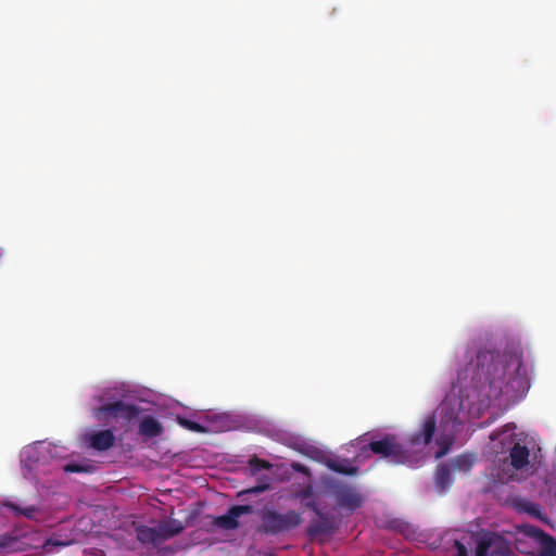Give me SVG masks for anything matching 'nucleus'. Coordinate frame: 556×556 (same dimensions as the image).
Returning <instances> with one entry per match:
<instances>
[{
  "instance_id": "2",
  "label": "nucleus",
  "mask_w": 556,
  "mask_h": 556,
  "mask_svg": "<svg viewBox=\"0 0 556 556\" xmlns=\"http://www.w3.org/2000/svg\"><path fill=\"white\" fill-rule=\"evenodd\" d=\"M370 451L375 455L387 459L392 465L413 466L417 457L409 452L397 439L395 434H384L379 440H372L368 445L361 448V455L366 456Z\"/></svg>"
},
{
  "instance_id": "26",
  "label": "nucleus",
  "mask_w": 556,
  "mask_h": 556,
  "mask_svg": "<svg viewBox=\"0 0 556 556\" xmlns=\"http://www.w3.org/2000/svg\"><path fill=\"white\" fill-rule=\"evenodd\" d=\"M64 470L66 472H85L87 471L86 467L79 464H67L64 466Z\"/></svg>"
},
{
  "instance_id": "32",
  "label": "nucleus",
  "mask_w": 556,
  "mask_h": 556,
  "mask_svg": "<svg viewBox=\"0 0 556 556\" xmlns=\"http://www.w3.org/2000/svg\"><path fill=\"white\" fill-rule=\"evenodd\" d=\"M448 419H450L451 421H453L454 424H456V422H457V420H458V416H457V414H455V413H451V414L448 415Z\"/></svg>"
},
{
  "instance_id": "4",
  "label": "nucleus",
  "mask_w": 556,
  "mask_h": 556,
  "mask_svg": "<svg viewBox=\"0 0 556 556\" xmlns=\"http://www.w3.org/2000/svg\"><path fill=\"white\" fill-rule=\"evenodd\" d=\"M508 556L510 553L506 541L497 533L483 532L476 541L475 556Z\"/></svg>"
},
{
  "instance_id": "24",
  "label": "nucleus",
  "mask_w": 556,
  "mask_h": 556,
  "mask_svg": "<svg viewBox=\"0 0 556 556\" xmlns=\"http://www.w3.org/2000/svg\"><path fill=\"white\" fill-rule=\"evenodd\" d=\"M249 465L253 472L260 471L262 469H270L271 468V464L269 462H267L265 459H261L257 456H253L249 460Z\"/></svg>"
},
{
  "instance_id": "27",
  "label": "nucleus",
  "mask_w": 556,
  "mask_h": 556,
  "mask_svg": "<svg viewBox=\"0 0 556 556\" xmlns=\"http://www.w3.org/2000/svg\"><path fill=\"white\" fill-rule=\"evenodd\" d=\"M454 546L457 551L456 556H468V551L466 546L458 540L454 541Z\"/></svg>"
},
{
  "instance_id": "29",
  "label": "nucleus",
  "mask_w": 556,
  "mask_h": 556,
  "mask_svg": "<svg viewBox=\"0 0 556 556\" xmlns=\"http://www.w3.org/2000/svg\"><path fill=\"white\" fill-rule=\"evenodd\" d=\"M298 497L301 498H309L313 496V488L311 485H307L306 488L302 489L296 494Z\"/></svg>"
},
{
  "instance_id": "17",
  "label": "nucleus",
  "mask_w": 556,
  "mask_h": 556,
  "mask_svg": "<svg viewBox=\"0 0 556 556\" xmlns=\"http://www.w3.org/2000/svg\"><path fill=\"white\" fill-rule=\"evenodd\" d=\"M21 549L20 540L11 534L0 535V552H16Z\"/></svg>"
},
{
  "instance_id": "28",
  "label": "nucleus",
  "mask_w": 556,
  "mask_h": 556,
  "mask_svg": "<svg viewBox=\"0 0 556 556\" xmlns=\"http://www.w3.org/2000/svg\"><path fill=\"white\" fill-rule=\"evenodd\" d=\"M268 484L265 483V484H260V485H255V486H252L250 488L249 490H247L245 492L247 493H250V494H260L264 491H266L268 489Z\"/></svg>"
},
{
  "instance_id": "13",
  "label": "nucleus",
  "mask_w": 556,
  "mask_h": 556,
  "mask_svg": "<svg viewBox=\"0 0 556 556\" xmlns=\"http://www.w3.org/2000/svg\"><path fill=\"white\" fill-rule=\"evenodd\" d=\"M135 530L136 538L141 544H152L154 546L159 545L155 528H151L144 525H138L136 526Z\"/></svg>"
},
{
  "instance_id": "22",
  "label": "nucleus",
  "mask_w": 556,
  "mask_h": 556,
  "mask_svg": "<svg viewBox=\"0 0 556 556\" xmlns=\"http://www.w3.org/2000/svg\"><path fill=\"white\" fill-rule=\"evenodd\" d=\"M70 544H71V542H68V541H62V540H59V539L52 536V538H49L46 540L42 548L45 549L46 553H52L55 547H64Z\"/></svg>"
},
{
  "instance_id": "34",
  "label": "nucleus",
  "mask_w": 556,
  "mask_h": 556,
  "mask_svg": "<svg viewBox=\"0 0 556 556\" xmlns=\"http://www.w3.org/2000/svg\"><path fill=\"white\" fill-rule=\"evenodd\" d=\"M554 488H555V496H556V482H555V486Z\"/></svg>"
},
{
  "instance_id": "11",
  "label": "nucleus",
  "mask_w": 556,
  "mask_h": 556,
  "mask_svg": "<svg viewBox=\"0 0 556 556\" xmlns=\"http://www.w3.org/2000/svg\"><path fill=\"white\" fill-rule=\"evenodd\" d=\"M530 451L526 445L516 443L509 451L511 466L519 470L529 464Z\"/></svg>"
},
{
  "instance_id": "5",
  "label": "nucleus",
  "mask_w": 556,
  "mask_h": 556,
  "mask_svg": "<svg viewBox=\"0 0 556 556\" xmlns=\"http://www.w3.org/2000/svg\"><path fill=\"white\" fill-rule=\"evenodd\" d=\"M332 493L337 505L341 508H348L353 511L361 507L363 498L354 488L348 484H336L332 486Z\"/></svg>"
},
{
  "instance_id": "14",
  "label": "nucleus",
  "mask_w": 556,
  "mask_h": 556,
  "mask_svg": "<svg viewBox=\"0 0 556 556\" xmlns=\"http://www.w3.org/2000/svg\"><path fill=\"white\" fill-rule=\"evenodd\" d=\"M122 408V401H115L111 403H106L101 405L94 410V415L98 419H101L102 416H112L114 418H118L119 409Z\"/></svg>"
},
{
  "instance_id": "31",
  "label": "nucleus",
  "mask_w": 556,
  "mask_h": 556,
  "mask_svg": "<svg viewBox=\"0 0 556 556\" xmlns=\"http://www.w3.org/2000/svg\"><path fill=\"white\" fill-rule=\"evenodd\" d=\"M291 467L296 472H301V473H304V475H308L309 473L308 468L306 466H304L303 464H301V463H293L291 465Z\"/></svg>"
},
{
  "instance_id": "3",
  "label": "nucleus",
  "mask_w": 556,
  "mask_h": 556,
  "mask_svg": "<svg viewBox=\"0 0 556 556\" xmlns=\"http://www.w3.org/2000/svg\"><path fill=\"white\" fill-rule=\"evenodd\" d=\"M302 522L300 513L289 510L286 514H279L274 509H266L261 515V525L258 531L268 535L287 532Z\"/></svg>"
},
{
  "instance_id": "20",
  "label": "nucleus",
  "mask_w": 556,
  "mask_h": 556,
  "mask_svg": "<svg viewBox=\"0 0 556 556\" xmlns=\"http://www.w3.org/2000/svg\"><path fill=\"white\" fill-rule=\"evenodd\" d=\"M473 465V458L470 455H459L453 460V467L460 471L470 470Z\"/></svg>"
},
{
  "instance_id": "1",
  "label": "nucleus",
  "mask_w": 556,
  "mask_h": 556,
  "mask_svg": "<svg viewBox=\"0 0 556 556\" xmlns=\"http://www.w3.org/2000/svg\"><path fill=\"white\" fill-rule=\"evenodd\" d=\"M459 383L469 379L481 405L498 402L508 406L521 400L530 388L522 357L517 352L479 351L475 361L457 372Z\"/></svg>"
},
{
  "instance_id": "25",
  "label": "nucleus",
  "mask_w": 556,
  "mask_h": 556,
  "mask_svg": "<svg viewBox=\"0 0 556 556\" xmlns=\"http://www.w3.org/2000/svg\"><path fill=\"white\" fill-rule=\"evenodd\" d=\"M155 529H156V539H157L159 544L172 539V536H168V531L166 529V526L163 523V521H161L159 523L157 528H155Z\"/></svg>"
},
{
  "instance_id": "7",
  "label": "nucleus",
  "mask_w": 556,
  "mask_h": 556,
  "mask_svg": "<svg viewBox=\"0 0 556 556\" xmlns=\"http://www.w3.org/2000/svg\"><path fill=\"white\" fill-rule=\"evenodd\" d=\"M318 519L312 522L307 529V533L312 536L318 534H331L338 529V522L336 517L329 516L325 513H320Z\"/></svg>"
},
{
  "instance_id": "30",
  "label": "nucleus",
  "mask_w": 556,
  "mask_h": 556,
  "mask_svg": "<svg viewBox=\"0 0 556 556\" xmlns=\"http://www.w3.org/2000/svg\"><path fill=\"white\" fill-rule=\"evenodd\" d=\"M304 506L308 509H311L312 511H314L316 514V516H318L321 511V509L319 508V505L317 502L315 501H309L307 503L304 504Z\"/></svg>"
},
{
  "instance_id": "15",
  "label": "nucleus",
  "mask_w": 556,
  "mask_h": 556,
  "mask_svg": "<svg viewBox=\"0 0 556 556\" xmlns=\"http://www.w3.org/2000/svg\"><path fill=\"white\" fill-rule=\"evenodd\" d=\"M437 485L445 490L452 484L451 469L448 465H440L435 476Z\"/></svg>"
},
{
  "instance_id": "33",
  "label": "nucleus",
  "mask_w": 556,
  "mask_h": 556,
  "mask_svg": "<svg viewBox=\"0 0 556 556\" xmlns=\"http://www.w3.org/2000/svg\"><path fill=\"white\" fill-rule=\"evenodd\" d=\"M534 509H538L536 505H530V507L527 508L528 511L533 513Z\"/></svg>"
},
{
  "instance_id": "19",
  "label": "nucleus",
  "mask_w": 556,
  "mask_h": 556,
  "mask_svg": "<svg viewBox=\"0 0 556 556\" xmlns=\"http://www.w3.org/2000/svg\"><path fill=\"white\" fill-rule=\"evenodd\" d=\"M177 421H178V424L181 427H184L187 430H190V431H193V432H198V433L206 432L205 427L202 426L201 424L197 422V421L187 419L185 417H179V416L177 417Z\"/></svg>"
},
{
  "instance_id": "21",
  "label": "nucleus",
  "mask_w": 556,
  "mask_h": 556,
  "mask_svg": "<svg viewBox=\"0 0 556 556\" xmlns=\"http://www.w3.org/2000/svg\"><path fill=\"white\" fill-rule=\"evenodd\" d=\"M163 523L166 526V529L168 531V536H176L178 534H180L185 527L182 525V522L178 519H168V520H164Z\"/></svg>"
},
{
  "instance_id": "16",
  "label": "nucleus",
  "mask_w": 556,
  "mask_h": 556,
  "mask_svg": "<svg viewBox=\"0 0 556 556\" xmlns=\"http://www.w3.org/2000/svg\"><path fill=\"white\" fill-rule=\"evenodd\" d=\"M140 413L141 408L139 406L135 404H127L122 401V408L119 409L118 418L129 422L136 419Z\"/></svg>"
},
{
  "instance_id": "8",
  "label": "nucleus",
  "mask_w": 556,
  "mask_h": 556,
  "mask_svg": "<svg viewBox=\"0 0 556 556\" xmlns=\"http://www.w3.org/2000/svg\"><path fill=\"white\" fill-rule=\"evenodd\" d=\"M89 446L97 451H106L115 443V437L111 429L94 432L88 437Z\"/></svg>"
},
{
  "instance_id": "12",
  "label": "nucleus",
  "mask_w": 556,
  "mask_h": 556,
  "mask_svg": "<svg viewBox=\"0 0 556 556\" xmlns=\"http://www.w3.org/2000/svg\"><path fill=\"white\" fill-rule=\"evenodd\" d=\"M326 466L338 473L346 475V476H355L358 472V468L352 466L348 459H332L329 458L326 460Z\"/></svg>"
},
{
  "instance_id": "18",
  "label": "nucleus",
  "mask_w": 556,
  "mask_h": 556,
  "mask_svg": "<svg viewBox=\"0 0 556 556\" xmlns=\"http://www.w3.org/2000/svg\"><path fill=\"white\" fill-rule=\"evenodd\" d=\"M4 506L10 508L16 516L22 515V516L27 517L28 519H34L36 513L38 511V508L35 507V506H28V507H25V508H21L18 505H16V504H14L12 502H7L4 504Z\"/></svg>"
},
{
  "instance_id": "35",
  "label": "nucleus",
  "mask_w": 556,
  "mask_h": 556,
  "mask_svg": "<svg viewBox=\"0 0 556 556\" xmlns=\"http://www.w3.org/2000/svg\"><path fill=\"white\" fill-rule=\"evenodd\" d=\"M270 556H275V555H270Z\"/></svg>"
},
{
  "instance_id": "23",
  "label": "nucleus",
  "mask_w": 556,
  "mask_h": 556,
  "mask_svg": "<svg viewBox=\"0 0 556 556\" xmlns=\"http://www.w3.org/2000/svg\"><path fill=\"white\" fill-rule=\"evenodd\" d=\"M541 556H556V539L551 535L546 536Z\"/></svg>"
},
{
  "instance_id": "9",
  "label": "nucleus",
  "mask_w": 556,
  "mask_h": 556,
  "mask_svg": "<svg viewBox=\"0 0 556 556\" xmlns=\"http://www.w3.org/2000/svg\"><path fill=\"white\" fill-rule=\"evenodd\" d=\"M435 426H437L435 416L428 415L425 418L421 432L416 433L412 437V440H410L412 444L413 445H417V444L428 445L433 438V434L435 431Z\"/></svg>"
},
{
  "instance_id": "6",
  "label": "nucleus",
  "mask_w": 556,
  "mask_h": 556,
  "mask_svg": "<svg viewBox=\"0 0 556 556\" xmlns=\"http://www.w3.org/2000/svg\"><path fill=\"white\" fill-rule=\"evenodd\" d=\"M252 511L253 507L251 505H233L227 514L215 517L213 525L223 530H235L239 527V518Z\"/></svg>"
},
{
  "instance_id": "10",
  "label": "nucleus",
  "mask_w": 556,
  "mask_h": 556,
  "mask_svg": "<svg viewBox=\"0 0 556 556\" xmlns=\"http://www.w3.org/2000/svg\"><path fill=\"white\" fill-rule=\"evenodd\" d=\"M164 431L163 425L152 416H146L139 424L138 432L146 438L160 437Z\"/></svg>"
}]
</instances>
